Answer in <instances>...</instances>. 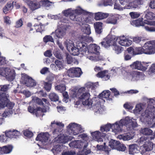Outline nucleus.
Returning a JSON list of instances; mask_svg holds the SVG:
<instances>
[{"label": "nucleus", "mask_w": 155, "mask_h": 155, "mask_svg": "<svg viewBox=\"0 0 155 155\" xmlns=\"http://www.w3.org/2000/svg\"><path fill=\"white\" fill-rule=\"evenodd\" d=\"M8 94L2 93V99H0V107L2 108L5 107L8 108L5 110L3 114V116L5 117L12 113V109L15 105L14 103L9 101L8 98Z\"/></svg>", "instance_id": "nucleus-1"}, {"label": "nucleus", "mask_w": 155, "mask_h": 155, "mask_svg": "<svg viewBox=\"0 0 155 155\" xmlns=\"http://www.w3.org/2000/svg\"><path fill=\"white\" fill-rule=\"evenodd\" d=\"M45 25L42 24L40 23L39 25L35 24L34 26H32L31 23H28L27 24L25 29V32L28 34L34 33L35 32L41 33L45 30Z\"/></svg>", "instance_id": "nucleus-2"}, {"label": "nucleus", "mask_w": 155, "mask_h": 155, "mask_svg": "<svg viewBox=\"0 0 155 155\" xmlns=\"http://www.w3.org/2000/svg\"><path fill=\"white\" fill-rule=\"evenodd\" d=\"M4 133L5 135H0V141L5 142L8 140V138H18L21 135L20 132L16 130H6Z\"/></svg>", "instance_id": "nucleus-3"}, {"label": "nucleus", "mask_w": 155, "mask_h": 155, "mask_svg": "<svg viewBox=\"0 0 155 155\" xmlns=\"http://www.w3.org/2000/svg\"><path fill=\"white\" fill-rule=\"evenodd\" d=\"M78 40L81 42V43L79 44V46L80 47V51L86 52L88 50V47L86 42H90L91 41V37H89L88 36L81 35L79 36L78 37Z\"/></svg>", "instance_id": "nucleus-4"}, {"label": "nucleus", "mask_w": 155, "mask_h": 155, "mask_svg": "<svg viewBox=\"0 0 155 155\" xmlns=\"http://www.w3.org/2000/svg\"><path fill=\"white\" fill-rule=\"evenodd\" d=\"M143 54L151 55L155 53V40L146 42L143 46Z\"/></svg>", "instance_id": "nucleus-5"}, {"label": "nucleus", "mask_w": 155, "mask_h": 155, "mask_svg": "<svg viewBox=\"0 0 155 155\" xmlns=\"http://www.w3.org/2000/svg\"><path fill=\"white\" fill-rule=\"evenodd\" d=\"M90 94L88 92H85L83 93L79 97L80 101L84 106H91L92 104V101L90 98Z\"/></svg>", "instance_id": "nucleus-6"}, {"label": "nucleus", "mask_w": 155, "mask_h": 155, "mask_svg": "<svg viewBox=\"0 0 155 155\" xmlns=\"http://www.w3.org/2000/svg\"><path fill=\"white\" fill-rule=\"evenodd\" d=\"M120 123L123 125L125 126L127 130H131L137 126V124L136 121H133L129 117H127L124 119L120 120Z\"/></svg>", "instance_id": "nucleus-7"}, {"label": "nucleus", "mask_w": 155, "mask_h": 155, "mask_svg": "<svg viewBox=\"0 0 155 155\" xmlns=\"http://www.w3.org/2000/svg\"><path fill=\"white\" fill-rule=\"evenodd\" d=\"M107 37V48L108 46H111L112 47L113 49L115 50L117 54L120 53L123 50V48L117 45V41L118 39H116L115 38L113 39L112 38H110V39H108V36Z\"/></svg>", "instance_id": "nucleus-8"}, {"label": "nucleus", "mask_w": 155, "mask_h": 155, "mask_svg": "<svg viewBox=\"0 0 155 155\" xmlns=\"http://www.w3.org/2000/svg\"><path fill=\"white\" fill-rule=\"evenodd\" d=\"M144 22L147 24H149L150 26L144 25V24L142 23V21H140L138 20L134 21V23L136 24V26L141 25L144 26L145 29L148 31L150 32H153L155 31V21H153L151 23H149V21L145 20Z\"/></svg>", "instance_id": "nucleus-9"}, {"label": "nucleus", "mask_w": 155, "mask_h": 155, "mask_svg": "<svg viewBox=\"0 0 155 155\" xmlns=\"http://www.w3.org/2000/svg\"><path fill=\"white\" fill-rule=\"evenodd\" d=\"M123 126L120 121L117 122L115 124H111L110 123H107V131H109L110 128H111L116 133L122 132V127Z\"/></svg>", "instance_id": "nucleus-10"}, {"label": "nucleus", "mask_w": 155, "mask_h": 155, "mask_svg": "<svg viewBox=\"0 0 155 155\" xmlns=\"http://www.w3.org/2000/svg\"><path fill=\"white\" fill-rule=\"evenodd\" d=\"M66 45L67 49L69 51H71V54L72 55L75 56L78 55L80 53V50H79L78 48L74 46V43H69L66 41L64 43ZM81 46H80V47ZM81 52V51H80ZM82 52H81V53Z\"/></svg>", "instance_id": "nucleus-11"}, {"label": "nucleus", "mask_w": 155, "mask_h": 155, "mask_svg": "<svg viewBox=\"0 0 155 155\" xmlns=\"http://www.w3.org/2000/svg\"><path fill=\"white\" fill-rule=\"evenodd\" d=\"M68 128L71 130V133L74 135H77L82 132L81 125L75 123L70 124Z\"/></svg>", "instance_id": "nucleus-12"}, {"label": "nucleus", "mask_w": 155, "mask_h": 155, "mask_svg": "<svg viewBox=\"0 0 155 155\" xmlns=\"http://www.w3.org/2000/svg\"><path fill=\"white\" fill-rule=\"evenodd\" d=\"M93 139L97 142L103 141V139L106 136V133H101L99 131H96L91 133Z\"/></svg>", "instance_id": "nucleus-13"}, {"label": "nucleus", "mask_w": 155, "mask_h": 155, "mask_svg": "<svg viewBox=\"0 0 155 155\" xmlns=\"http://www.w3.org/2000/svg\"><path fill=\"white\" fill-rule=\"evenodd\" d=\"M36 1H27L26 2L29 8L32 11L39 8L41 7L40 1L39 2Z\"/></svg>", "instance_id": "nucleus-14"}, {"label": "nucleus", "mask_w": 155, "mask_h": 155, "mask_svg": "<svg viewBox=\"0 0 155 155\" xmlns=\"http://www.w3.org/2000/svg\"><path fill=\"white\" fill-rule=\"evenodd\" d=\"M144 3V1H133L132 2H129L128 5H126L124 7V9H130L134 8H136L139 5Z\"/></svg>", "instance_id": "nucleus-15"}, {"label": "nucleus", "mask_w": 155, "mask_h": 155, "mask_svg": "<svg viewBox=\"0 0 155 155\" xmlns=\"http://www.w3.org/2000/svg\"><path fill=\"white\" fill-rule=\"evenodd\" d=\"M23 80L24 84L27 87H31L36 85L35 81L28 76H25Z\"/></svg>", "instance_id": "nucleus-16"}, {"label": "nucleus", "mask_w": 155, "mask_h": 155, "mask_svg": "<svg viewBox=\"0 0 155 155\" xmlns=\"http://www.w3.org/2000/svg\"><path fill=\"white\" fill-rule=\"evenodd\" d=\"M49 137V134L48 132L41 133L38 135L36 138V140L42 142H46Z\"/></svg>", "instance_id": "nucleus-17"}, {"label": "nucleus", "mask_w": 155, "mask_h": 155, "mask_svg": "<svg viewBox=\"0 0 155 155\" xmlns=\"http://www.w3.org/2000/svg\"><path fill=\"white\" fill-rule=\"evenodd\" d=\"M13 147L12 145H8L0 147V155L8 154L12 152Z\"/></svg>", "instance_id": "nucleus-18"}, {"label": "nucleus", "mask_w": 155, "mask_h": 155, "mask_svg": "<svg viewBox=\"0 0 155 155\" xmlns=\"http://www.w3.org/2000/svg\"><path fill=\"white\" fill-rule=\"evenodd\" d=\"M117 39H118L117 40H119L118 41L119 43L123 46L128 47L132 44V41L131 40L127 39L124 36L120 37L119 38H117Z\"/></svg>", "instance_id": "nucleus-19"}, {"label": "nucleus", "mask_w": 155, "mask_h": 155, "mask_svg": "<svg viewBox=\"0 0 155 155\" xmlns=\"http://www.w3.org/2000/svg\"><path fill=\"white\" fill-rule=\"evenodd\" d=\"M144 141L145 147L148 151H150L152 150L153 148V143L150 141L149 140L147 141V139H144L143 137H140V143Z\"/></svg>", "instance_id": "nucleus-20"}, {"label": "nucleus", "mask_w": 155, "mask_h": 155, "mask_svg": "<svg viewBox=\"0 0 155 155\" xmlns=\"http://www.w3.org/2000/svg\"><path fill=\"white\" fill-rule=\"evenodd\" d=\"M110 90L112 93H111L109 91L107 90V100H111L114 96H117L120 94L119 92L114 88H110Z\"/></svg>", "instance_id": "nucleus-21"}, {"label": "nucleus", "mask_w": 155, "mask_h": 155, "mask_svg": "<svg viewBox=\"0 0 155 155\" xmlns=\"http://www.w3.org/2000/svg\"><path fill=\"white\" fill-rule=\"evenodd\" d=\"M83 144V142L81 140H77L71 142L69 145L71 148L80 149L82 147Z\"/></svg>", "instance_id": "nucleus-22"}, {"label": "nucleus", "mask_w": 155, "mask_h": 155, "mask_svg": "<svg viewBox=\"0 0 155 155\" xmlns=\"http://www.w3.org/2000/svg\"><path fill=\"white\" fill-rule=\"evenodd\" d=\"M100 49V47L97 45L95 44L92 45L89 47V48H88L87 51L86 52H84V54L83 52H81V54L83 55L86 54V53H88L89 52L93 53H97L98 52V50Z\"/></svg>", "instance_id": "nucleus-23"}, {"label": "nucleus", "mask_w": 155, "mask_h": 155, "mask_svg": "<svg viewBox=\"0 0 155 155\" xmlns=\"http://www.w3.org/2000/svg\"><path fill=\"white\" fill-rule=\"evenodd\" d=\"M131 67L133 68L137 69L139 70L145 71L147 69L146 67L143 66L141 62L136 61L131 65Z\"/></svg>", "instance_id": "nucleus-24"}, {"label": "nucleus", "mask_w": 155, "mask_h": 155, "mask_svg": "<svg viewBox=\"0 0 155 155\" xmlns=\"http://www.w3.org/2000/svg\"><path fill=\"white\" fill-rule=\"evenodd\" d=\"M107 23H110L113 24H115L117 23L118 19L116 15H109L107 13Z\"/></svg>", "instance_id": "nucleus-25"}, {"label": "nucleus", "mask_w": 155, "mask_h": 155, "mask_svg": "<svg viewBox=\"0 0 155 155\" xmlns=\"http://www.w3.org/2000/svg\"><path fill=\"white\" fill-rule=\"evenodd\" d=\"M107 17V13L98 12L94 13V19L96 21L104 19Z\"/></svg>", "instance_id": "nucleus-26"}, {"label": "nucleus", "mask_w": 155, "mask_h": 155, "mask_svg": "<svg viewBox=\"0 0 155 155\" xmlns=\"http://www.w3.org/2000/svg\"><path fill=\"white\" fill-rule=\"evenodd\" d=\"M102 22H97L94 23V26L96 33L97 34H100L102 32Z\"/></svg>", "instance_id": "nucleus-27"}, {"label": "nucleus", "mask_w": 155, "mask_h": 155, "mask_svg": "<svg viewBox=\"0 0 155 155\" xmlns=\"http://www.w3.org/2000/svg\"><path fill=\"white\" fill-rule=\"evenodd\" d=\"M120 141L111 139L109 142V146L112 149H116Z\"/></svg>", "instance_id": "nucleus-28"}, {"label": "nucleus", "mask_w": 155, "mask_h": 155, "mask_svg": "<svg viewBox=\"0 0 155 155\" xmlns=\"http://www.w3.org/2000/svg\"><path fill=\"white\" fill-rule=\"evenodd\" d=\"M13 8V5L11 3H8L3 8V12L6 14L9 12Z\"/></svg>", "instance_id": "nucleus-29"}, {"label": "nucleus", "mask_w": 155, "mask_h": 155, "mask_svg": "<svg viewBox=\"0 0 155 155\" xmlns=\"http://www.w3.org/2000/svg\"><path fill=\"white\" fill-rule=\"evenodd\" d=\"M128 148H129V153L130 154H134L138 151L137 146L136 144L129 145Z\"/></svg>", "instance_id": "nucleus-30"}, {"label": "nucleus", "mask_w": 155, "mask_h": 155, "mask_svg": "<svg viewBox=\"0 0 155 155\" xmlns=\"http://www.w3.org/2000/svg\"><path fill=\"white\" fill-rule=\"evenodd\" d=\"M55 34L58 38H62L65 34L64 30L61 28H58L55 31Z\"/></svg>", "instance_id": "nucleus-31"}, {"label": "nucleus", "mask_w": 155, "mask_h": 155, "mask_svg": "<svg viewBox=\"0 0 155 155\" xmlns=\"http://www.w3.org/2000/svg\"><path fill=\"white\" fill-rule=\"evenodd\" d=\"M140 133L145 135H151L152 134L153 131L148 128H141L140 130Z\"/></svg>", "instance_id": "nucleus-32"}, {"label": "nucleus", "mask_w": 155, "mask_h": 155, "mask_svg": "<svg viewBox=\"0 0 155 155\" xmlns=\"http://www.w3.org/2000/svg\"><path fill=\"white\" fill-rule=\"evenodd\" d=\"M52 81L51 80H49L48 82H44L43 84L45 89L47 91L49 92L51 89Z\"/></svg>", "instance_id": "nucleus-33"}, {"label": "nucleus", "mask_w": 155, "mask_h": 155, "mask_svg": "<svg viewBox=\"0 0 155 155\" xmlns=\"http://www.w3.org/2000/svg\"><path fill=\"white\" fill-rule=\"evenodd\" d=\"M69 17L71 20L76 21H81V18L80 17V16L76 15L73 12L69 15Z\"/></svg>", "instance_id": "nucleus-34"}, {"label": "nucleus", "mask_w": 155, "mask_h": 155, "mask_svg": "<svg viewBox=\"0 0 155 155\" xmlns=\"http://www.w3.org/2000/svg\"><path fill=\"white\" fill-rule=\"evenodd\" d=\"M46 110L40 107H37L35 110L34 114L37 117H39L42 115V113L45 112Z\"/></svg>", "instance_id": "nucleus-35"}, {"label": "nucleus", "mask_w": 155, "mask_h": 155, "mask_svg": "<svg viewBox=\"0 0 155 155\" xmlns=\"http://www.w3.org/2000/svg\"><path fill=\"white\" fill-rule=\"evenodd\" d=\"M55 89L61 93L65 91L66 89L65 85L63 84L57 85L55 87Z\"/></svg>", "instance_id": "nucleus-36"}, {"label": "nucleus", "mask_w": 155, "mask_h": 155, "mask_svg": "<svg viewBox=\"0 0 155 155\" xmlns=\"http://www.w3.org/2000/svg\"><path fill=\"white\" fill-rule=\"evenodd\" d=\"M49 97L51 100L53 101L56 102L59 100L58 96L54 93H51L49 95Z\"/></svg>", "instance_id": "nucleus-37"}, {"label": "nucleus", "mask_w": 155, "mask_h": 155, "mask_svg": "<svg viewBox=\"0 0 155 155\" xmlns=\"http://www.w3.org/2000/svg\"><path fill=\"white\" fill-rule=\"evenodd\" d=\"M41 6L45 7H49L54 4V2L50 1H40Z\"/></svg>", "instance_id": "nucleus-38"}, {"label": "nucleus", "mask_w": 155, "mask_h": 155, "mask_svg": "<svg viewBox=\"0 0 155 155\" xmlns=\"http://www.w3.org/2000/svg\"><path fill=\"white\" fill-rule=\"evenodd\" d=\"M145 18L147 20H152L155 18V14L151 12L147 11Z\"/></svg>", "instance_id": "nucleus-39"}, {"label": "nucleus", "mask_w": 155, "mask_h": 155, "mask_svg": "<svg viewBox=\"0 0 155 155\" xmlns=\"http://www.w3.org/2000/svg\"><path fill=\"white\" fill-rule=\"evenodd\" d=\"M74 77H79L81 75L82 72L79 68H74Z\"/></svg>", "instance_id": "nucleus-40"}, {"label": "nucleus", "mask_w": 155, "mask_h": 155, "mask_svg": "<svg viewBox=\"0 0 155 155\" xmlns=\"http://www.w3.org/2000/svg\"><path fill=\"white\" fill-rule=\"evenodd\" d=\"M107 94V90L104 91L102 93H100L98 95V97L102 100L101 102H105L104 99H107V97H106V94Z\"/></svg>", "instance_id": "nucleus-41"}, {"label": "nucleus", "mask_w": 155, "mask_h": 155, "mask_svg": "<svg viewBox=\"0 0 155 155\" xmlns=\"http://www.w3.org/2000/svg\"><path fill=\"white\" fill-rule=\"evenodd\" d=\"M144 54V50L143 47L136 48L134 49V55Z\"/></svg>", "instance_id": "nucleus-42"}, {"label": "nucleus", "mask_w": 155, "mask_h": 155, "mask_svg": "<svg viewBox=\"0 0 155 155\" xmlns=\"http://www.w3.org/2000/svg\"><path fill=\"white\" fill-rule=\"evenodd\" d=\"M44 42L47 43V42H54V40L51 36L46 35L43 38Z\"/></svg>", "instance_id": "nucleus-43"}, {"label": "nucleus", "mask_w": 155, "mask_h": 155, "mask_svg": "<svg viewBox=\"0 0 155 155\" xmlns=\"http://www.w3.org/2000/svg\"><path fill=\"white\" fill-rule=\"evenodd\" d=\"M85 91V87H81L78 90L77 94H76V93H74L73 96V97H77V95H79V94H82L83 93H84Z\"/></svg>", "instance_id": "nucleus-44"}, {"label": "nucleus", "mask_w": 155, "mask_h": 155, "mask_svg": "<svg viewBox=\"0 0 155 155\" xmlns=\"http://www.w3.org/2000/svg\"><path fill=\"white\" fill-rule=\"evenodd\" d=\"M9 86V84L0 85V91L7 92Z\"/></svg>", "instance_id": "nucleus-45"}, {"label": "nucleus", "mask_w": 155, "mask_h": 155, "mask_svg": "<svg viewBox=\"0 0 155 155\" xmlns=\"http://www.w3.org/2000/svg\"><path fill=\"white\" fill-rule=\"evenodd\" d=\"M74 68L69 69L67 71L68 76L70 78L74 77Z\"/></svg>", "instance_id": "nucleus-46"}, {"label": "nucleus", "mask_w": 155, "mask_h": 155, "mask_svg": "<svg viewBox=\"0 0 155 155\" xmlns=\"http://www.w3.org/2000/svg\"><path fill=\"white\" fill-rule=\"evenodd\" d=\"M126 149V147L124 144L121 143L120 142L118 145L117 147L116 150L119 151H124Z\"/></svg>", "instance_id": "nucleus-47"}, {"label": "nucleus", "mask_w": 155, "mask_h": 155, "mask_svg": "<svg viewBox=\"0 0 155 155\" xmlns=\"http://www.w3.org/2000/svg\"><path fill=\"white\" fill-rule=\"evenodd\" d=\"M23 134L25 137L28 138L31 137L33 136V133L28 130H26L23 131Z\"/></svg>", "instance_id": "nucleus-48"}, {"label": "nucleus", "mask_w": 155, "mask_h": 155, "mask_svg": "<svg viewBox=\"0 0 155 155\" xmlns=\"http://www.w3.org/2000/svg\"><path fill=\"white\" fill-rule=\"evenodd\" d=\"M106 143L104 142V145H97L96 146V148L98 150H104L106 152L107 150H106Z\"/></svg>", "instance_id": "nucleus-49"}, {"label": "nucleus", "mask_w": 155, "mask_h": 155, "mask_svg": "<svg viewBox=\"0 0 155 155\" xmlns=\"http://www.w3.org/2000/svg\"><path fill=\"white\" fill-rule=\"evenodd\" d=\"M53 53L55 57L57 58L61 59L62 58L61 55L59 50H56L53 51Z\"/></svg>", "instance_id": "nucleus-50"}, {"label": "nucleus", "mask_w": 155, "mask_h": 155, "mask_svg": "<svg viewBox=\"0 0 155 155\" xmlns=\"http://www.w3.org/2000/svg\"><path fill=\"white\" fill-rule=\"evenodd\" d=\"M73 10L71 8H68L64 11L63 12L64 16L68 17L72 13Z\"/></svg>", "instance_id": "nucleus-51"}, {"label": "nucleus", "mask_w": 155, "mask_h": 155, "mask_svg": "<svg viewBox=\"0 0 155 155\" xmlns=\"http://www.w3.org/2000/svg\"><path fill=\"white\" fill-rule=\"evenodd\" d=\"M63 61L56 60L55 61V64L56 65L60 68H62L63 67Z\"/></svg>", "instance_id": "nucleus-52"}, {"label": "nucleus", "mask_w": 155, "mask_h": 155, "mask_svg": "<svg viewBox=\"0 0 155 155\" xmlns=\"http://www.w3.org/2000/svg\"><path fill=\"white\" fill-rule=\"evenodd\" d=\"M142 38L141 37L137 36L134 37L133 38L134 42L136 43H138L141 41H144L145 39H142Z\"/></svg>", "instance_id": "nucleus-53"}, {"label": "nucleus", "mask_w": 155, "mask_h": 155, "mask_svg": "<svg viewBox=\"0 0 155 155\" xmlns=\"http://www.w3.org/2000/svg\"><path fill=\"white\" fill-rule=\"evenodd\" d=\"M140 72L136 71H132L131 72V75L133 78H135V79L139 78L140 75Z\"/></svg>", "instance_id": "nucleus-54"}, {"label": "nucleus", "mask_w": 155, "mask_h": 155, "mask_svg": "<svg viewBox=\"0 0 155 155\" xmlns=\"http://www.w3.org/2000/svg\"><path fill=\"white\" fill-rule=\"evenodd\" d=\"M154 109L155 108L153 106H148L146 110L145 113H147L148 112V114H150V113L153 112L154 111Z\"/></svg>", "instance_id": "nucleus-55"}, {"label": "nucleus", "mask_w": 155, "mask_h": 155, "mask_svg": "<svg viewBox=\"0 0 155 155\" xmlns=\"http://www.w3.org/2000/svg\"><path fill=\"white\" fill-rule=\"evenodd\" d=\"M84 11V10L81 8L79 9H76L73 10V12L78 16H80V15L83 13Z\"/></svg>", "instance_id": "nucleus-56"}, {"label": "nucleus", "mask_w": 155, "mask_h": 155, "mask_svg": "<svg viewBox=\"0 0 155 155\" xmlns=\"http://www.w3.org/2000/svg\"><path fill=\"white\" fill-rule=\"evenodd\" d=\"M66 59L68 64H71L74 62V59L69 54L66 55Z\"/></svg>", "instance_id": "nucleus-57"}, {"label": "nucleus", "mask_w": 155, "mask_h": 155, "mask_svg": "<svg viewBox=\"0 0 155 155\" xmlns=\"http://www.w3.org/2000/svg\"><path fill=\"white\" fill-rule=\"evenodd\" d=\"M107 70H104L103 71H101L98 73L96 74V76L97 77L103 78L105 76L106 71Z\"/></svg>", "instance_id": "nucleus-58"}, {"label": "nucleus", "mask_w": 155, "mask_h": 155, "mask_svg": "<svg viewBox=\"0 0 155 155\" xmlns=\"http://www.w3.org/2000/svg\"><path fill=\"white\" fill-rule=\"evenodd\" d=\"M139 151L141 153L143 154L145 153L146 151H148L147 148H146L145 145L143 144L142 146L140 147Z\"/></svg>", "instance_id": "nucleus-59"}, {"label": "nucleus", "mask_w": 155, "mask_h": 155, "mask_svg": "<svg viewBox=\"0 0 155 155\" xmlns=\"http://www.w3.org/2000/svg\"><path fill=\"white\" fill-rule=\"evenodd\" d=\"M121 138L124 140H129L132 138V137L126 134L124 135H121Z\"/></svg>", "instance_id": "nucleus-60"}, {"label": "nucleus", "mask_w": 155, "mask_h": 155, "mask_svg": "<svg viewBox=\"0 0 155 155\" xmlns=\"http://www.w3.org/2000/svg\"><path fill=\"white\" fill-rule=\"evenodd\" d=\"M84 32L85 34H87V35H89L91 33V28L89 25H88L87 27H85V28L84 29Z\"/></svg>", "instance_id": "nucleus-61"}, {"label": "nucleus", "mask_w": 155, "mask_h": 155, "mask_svg": "<svg viewBox=\"0 0 155 155\" xmlns=\"http://www.w3.org/2000/svg\"><path fill=\"white\" fill-rule=\"evenodd\" d=\"M23 25V22L21 18L18 20L16 23L15 27L19 28L22 26Z\"/></svg>", "instance_id": "nucleus-62"}, {"label": "nucleus", "mask_w": 155, "mask_h": 155, "mask_svg": "<svg viewBox=\"0 0 155 155\" xmlns=\"http://www.w3.org/2000/svg\"><path fill=\"white\" fill-rule=\"evenodd\" d=\"M12 4L13 5V8L14 6L16 9H19L21 7L20 3H18L16 1H13Z\"/></svg>", "instance_id": "nucleus-63"}, {"label": "nucleus", "mask_w": 155, "mask_h": 155, "mask_svg": "<svg viewBox=\"0 0 155 155\" xmlns=\"http://www.w3.org/2000/svg\"><path fill=\"white\" fill-rule=\"evenodd\" d=\"M124 7H121L119 4L117 3L116 2L114 3V8L118 9L120 10H122L124 9Z\"/></svg>", "instance_id": "nucleus-64"}]
</instances>
